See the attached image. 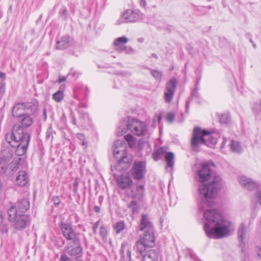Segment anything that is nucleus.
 <instances>
[{"mask_svg": "<svg viewBox=\"0 0 261 261\" xmlns=\"http://www.w3.org/2000/svg\"><path fill=\"white\" fill-rule=\"evenodd\" d=\"M221 187V178L216 176L208 184L199 186L200 201L199 209L205 211L204 217L206 220L204 229L206 236L210 238L220 239L226 237L234 231V226L229 220L224 218L216 209L207 210L215 204V199Z\"/></svg>", "mask_w": 261, "mask_h": 261, "instance_id": "nucleus-1", "label": "nucleus"}, {"mask_svg": "<svg viewBox=\"0 0 261 261\" xmlns=\"http://www.w3.org/2000/svg\"><path fill=\"white\" fill-rule=\"evenodd\" d=\"M21 125L15 124L11 132L6 135L7 142L12 147L16 148L15 154L17 156L23 155L27 151L30 141V135L24 133L23 127L30 126L33 122L31 115L27 113L18 119Z\"/></svg>", "mask_w": 261, "mask_h": 261, "instance_id": "nucleus-2", "label": "nucleus"}, {"mask_svg": "<svg viewBox=\"0 0 261 261\" xmlns=\"http://www.w3.org/2000/svg\"><path fill=\"white\" fill-rule=\"evenodd\" d=\"M139 230L144 231V234L136 242L135 247L140 254H143L145 250L152 249L155 245L154 229L147 215L145 214L142 215Z\"/></svg>", "mask_w": 261, "mask_h": 261, "instance_id": "nucleus-3", "label": "nucleus"}, {"mask_svg": "<svg viewBox=\"0 0 261 261\" xmlns=\"http://www.w3.org/2000/svg\"><path fill=\"white\" fill-rule=\"evenodd\" d=\"M217 142V138L212 136L208 132L196 127L193 130L191 146L192 150L197 151L202 144L212 147Z\"/></svg>", "mask_w": 261, "mask_h": 261, "instance_id": "nucleus-4", "label": "nucleus"}, {"mask_svg": "<svg viewBox=\"0 0 261 261\" xmlns=\"http://www.w3.org/2000/svg\"><path fill=\"white\" fill-rule=\"evenodd\" d=\"M128 130L137 136H141L146 134L147 127L145 123L137 119L123 120L121 122L116 133L118 136H121Z\"/></svg>", "mask_w": 261, "mask_h": 261, "instance_id": "nucleus-5", "label": "nucleus"}, {"mask_svg": "<svg viewBox=\"0 0 261 261\" xmlns=\"http://www.w3.org/2000/svg\"><path fill=\"white\" fill-rule=\"evenodd\" d=\"M114 157L118 159L119 165L123 169H126L130 163V160L127 158L126 145L123 140L116 141L113 145Z\"/></svg>", "mask_w": 261, "mask_h": 261, "instance_id": "nucleus-6", "label": "nucleus"}, {"mask_svg": "<svg viewBox=\"0 0 261 261\" xmlns=\"http://www.w3.org/2000/svg\"><path fill=\"white\" fill-rule=\"evenodd\" d=\"M13 153L8 149L3 150L0 154V174L10 175L17 170V164L10 161Z\"/></svg>", "mask_w": 261, "mask_h": 261, "instance_id": "nucleus-7", "label": "nucleus"}, {"mask_svg": "<svg viewBox=\"0 0 261 261\" xmlns=\"http://www.w3.org/2000/svg\"><path fill=\"white\" fill-rule=\"evenodd\" d=\"M61 230L63 236L68 241V243L78 244L80 241L79 234L75 232L71 224L61 223Z\"/></svg>", "mask_w": 261, "mask_h": 261, "instance_id": "nucleus-8", "label": "nucleus"}, {"mask_svg": "<svg viewBox=\"0 0 261 261\" xmlns=\"http://www.w3.org/2000/svg\"><path fill=\"white\" fill-rule=\"evenodd\" d=\"M143 15L142 13L133 11L127 10L122 14L121 18L119 20L118 23H125L129 22H135L140 19H142Z\"/></svg>", "mask_w": 261, "mask_h": 261, "instance_id": "nucleus-9", "label": "nucleus"}, {"mask_svg": "<svg viewBox=\"0 0 261 261\" xmlns=\"http://www.w3.org/2000/svg\"><path fill=\"white\" fill-rule=\"evenodd\" d=\"M32 107L34 108L35 106L31 103H18L13 107L12 110V115L13 117L19 119L27 113V110Z\"/></svg>", "mask_w": 261, "mask_h": 261, "instance_id": "nucleus-10", "label": "nucleus"}, {"mask_svg": "<svg viewBox=\"0 0 261 261\" xmlns=\"http://www.w3.org/2000/svg\"><path fill=\"white\" fill-rule=\"evenodd\" d=\"M146 164L144 162H135L132 167V174L135 179L140 180L142 179L146 173Z\"/></svg>", "mask_w": 261, "mask_h": 261, "instance_id": "nucleus-11", "label": "nucleus"}, {"mask_svg": "<svg viewBox=\"0 0 261 261\" xmlns=\"http://www.w3.org/2000/svg\"><path fill=\"white\" fill-rule=\"evenodd\" d=\"M177 82L174 77H172L166 85V90L164 94V98L166 102L169 103L173 99Z\"/></svg>", "mask_w": 261, "mask_h": 261, "instance_id": "nucleus-12", "label": "nucleus"}, {"mask_svg": "<svg viewBox=\"0 0 261 261\" xmlns=\"http://www.w3.org/2000/svg\"><path fill=\"white\" fill-rule=\"evenodd\" d=\"M238 181L240 185L247 190H255L259 187L257 182L245 176H240L238 178Z\"/></svg>", "mask_w": 261, "mask_h": 261, "instance_id": "nucleus-13", "label": "nucleus"}, {"mask_svg": "<svg viewBox=\"0 0 261 261\" xmlns=\"http://www.w3.org/2000/svg\"><path fill=\"white\" fill-rule=\"evenodd\" d=\"M82 248L80 241L78 244L68 243L66 246V253L70 256L77 258L82 256Z\"/></svg>", "mask_w": 261, "mask_h": 261, "instance_id": "nucleus-14", "label": "nucleus"}, {"mask_svg": "<svg viewBox=\"0 0 261 261\" xmlns=\"http://www.w3.org/2000/svg\"><path fill=\"white\" fill-rule=\"evenodd\" d=\"M211 177V171L209 165L207 164H203L201 169L198 171L196 179L199 182H202L206 181Z\"/></svg>", "mask_w": 261, "mask_h": 261, "instance_id": "nucleus-15", "label": "nucleus"}, {"mask_svg": "<svg viewBox=\"0 0 261 261\" xmlns=\"http://www.w3.org/2000/svg\"><path fill=\"white\" fill-rule=\"evenodd\" d=\"M140 254L142 256V261H158L159 252L157 249H149Z\"/></svg>", "mask_w": 261, "mask_h": 261, "instance_id": "nucleus-16", "label": "nucleus"}, {"mask_svg": "<svg viewBox=\"0 0 261 261\" xmlns=\"http://www.w3.org/2000/svg\"><path fill=\"white\" fill-rule=\"evenodd\" d=\"M14 224L16 229H22L26 227L30 222L29 217L25 215L20 214L16 218Z\"/></svg>", "mask_w": 261, "mask_h": 261, "instance_id": "nucleus-17", "label": "nucleus"}, {"mask_svg": "<svg viewBox=\"0 0 261 261\" xmlns=\"http://www.w3.org/2000/svg\"><path fill=\"white\" fill-rule=\"evenodd\" d=\"M117 182L122 189H125L133 184V180L127 175H121L117 178Z\"/></svg>", "mask_w": 261, "mask_h": 261, "instance_id": "nucleus-18", "label": "nucleus"}, {"mask_svg": "<svg viewBox=\"0 0 261 261\" xmlns=\"http://www.w3.org/2000/svg\"><path fill=\"white\" fill-rule=\"evenodd\" d=\"M131 245L128 242H123L121 244V257L128 261L131 260Z\"/></svg>", "mask_w": 261, "mask_h": 261, "instance_id": "nucleus-19", "label": "nucleus"}, {"mask_svg": "<svg viewBox=\"0 0 261 261\" xmlns=\"http://www.w3.org/2000/svg\"><path fill=\"white\" fill-rule=\"evenodd\" d=\"M128 42V39L125 37H121L116 39L113 43L115 49L120 52L124 51L126 49V46L124 44Z\"/></svg>", "mask_w": 261, "mask_h": 261, "instance_id": "nucleus-20", "label": "nucleus"}, {"mask_svg": "<svg viewBox=\"0 0 261 261\" xmlns=\"http://www.w3.org/2000/svg\"><path fill=\"white\" fill-rule=\"evenodd\" d=\"M16 183L17 185L24 187L28 183V177L25 171H22L18 173L16 178Z\"/></svg>", "mask_w": 261, "mask_h": 261, "instance_id": "nucleus-21", "label": "nucleus"}, {"mask_svg": "<svg viewBox=\"0 0 261 261\" xmlns=\"http://www.w3.org/2000/svg\"><path fill=\"white\" fill-rule=\"evenodd\" d=\"M144 186L139 185L137 186L135 190H132L131 196L133 199L140 201L144 196Z\"/></svg>", "mask_w": 261, "mask_h": 261, "instance_id": "nucleus-22", "label": "nucleus"}, {"mask_svg": "<svg viewBox=\"0 0 261 261\" xmlns=\"http://www.w3.org/2000/svg\"><path fill=\"white\" fill-rule=\"evenodd\" d=\"M70 39L68 36H63L61 40L57 41L56 48L58 49H64L70 45Z\"/></svg>", "mask_w": 261, "mask_h": 261, "instance_id": "nucleus-23", "label": "nucleus"}, {"mask_svg": "<svg viewBox=\"0 0 261 261\" xmlns=\"http://www.w3.org/2000/svg\"><path fill=\"white\" fill-rule=\"evenodd\" d=\"M29 201L26 198L22 199L21 200H20L17 204L18 211L20 213L25 212L28 209H29Z\"/></svg>", "mask_w": 261, "mask_h": 261, "instance_id": "nucleus-24", "label": "nucleus"}, {"mask_svg": "<svg viewBox=\"0 0 261 261\" xmlns=\"http://www.w3.org/2000/svg\"><path fill=\"white\" fill-rule=\"evenodd\" d=\"M238 238L240 241L244 243V240L247 236V230L244 223H242L238 229Z\"/></svg>", "mask_w": 261, "mask_h": 261, "instance_id": "nucleus-25", "label": "nucleus"}, {"mask_svg": "<svg viewBox=\"0 0 261 261\" xmlns=\"http://www.w3.org/2000/svg\"><path fill=\"white\" fill-rule=\"evenodd\" d=\"M19 212L17 210L15 206L12 205L8 210L9 219L11 221H14L19 215Z\"/></svg>", "mask_w": 261, "mask_h": 261, "instance_id": "nucleus-26", "label": "nucleus"}, {"mask_svg": "<svg viewBox=\"0 0 261 261\" xmlns=\"http://www.w3.org/2000/svg\"><path fill=\"white\" fill-rule=\"evenodd\" d=\"M165 158L167 163V167L172 168L174 164V154L171 152H167L165 154Z\"/></svg>", "mask_w": 261, "mask_h": 261, "instance_id": "nucleus-27", "label": "nucleus"}, {"mask_svg": "<svg viewBox=\"0 0 261 261\" xmlns=\"http://www.w3.org/2000/svg\"><path fill=\"white\" fill-rule=\"evenodd\" d=\"M230 148L231 150L235 153H240L242 151V147L240 143L236 141L231 140L230 144Z\"/></svg>", "mask_w": 261, "mask_h": 261, "instance_id": "nucleus-28", "label": "nucleus"}, {"mask_svg": "<svg viewBox=\"0 0 261 261\" xmlns=\"http://www.w3.org/2000/svg\"><path fill=\"white\" fill-rule=\"evenodd\" d=\"M124 138L130 148H133L136 146V140L132 135H126L124 136Z\"/></svg>", "mask_w": 261, "mask_h": 261, "instance_id": "nucleus-29", "label": "nucleus"}, {"mask_svg": "<svg viewBox=\"0 0 261 261\" xmlns=\"http://www.w3.org/2000/svg\"><path fill=\"white\" fill-rule=\"evenodd\" d=\"M64 94L63 91L59 90L55 93L53 95V98L56 102H60L63 98Z\"/></svg>", "mask_w": 261, "mask_h": 261, "instance_id": "nucleus-30", "label": "nucleus"}, {"mask_svg": "<svg viewBox=\"0 0 261 261\" xmlns=\"http://www.w3.org/2000/svg\"><path fill=\"white\" fill-rule=\"evenodd\" d=\"M220 122L223 124H226L230 120V116L228 114H222L219 117Z\"/></svg>", "mask_w": 261, "mask_h": 261, "instance_id": "nucleus-31", "label": "nucleus"}, {"mask_svg": "<svg viewBox=\"0 0 261 261\" xmlns=\"http://www.w3.org/2000/svg\"><path fill=\"white\" fill-rule=\"evenodd\" d=\"M253 111L255 115H261V100L255 103Z\"/></svg>", "mask_w": 261, "mask_h": 261, "instance_id": "nucleus-32", "label": "nucleus"}, {"mask_svg": "<svg viewBox=\"0 0 261 261\" xmlns=\"http://www.w3.org/2000/svg\"><path fill=\"white\" fill-rule=\"evenodd\" d=\"M139 201L137 199H134V200H132L129 205V207L132 210L134 213H137L138 212L139 207L138 202Z\"/></svg>", "mask_w": 261, "mask_h": 261, "instance_id": "nucleus-33", "label": "nucleus"}, {"mask_svg": "<svg viewBox=\"0 0 261 261\" xmlns=\"http://www.w3.org/2000/svg\"><path fill=\"white\" fill-rule=\"evenodd\" d=\"M125 225L123 221H120L117 222L114 228L116 230L117 233H120L122 230H123L124 228Z\"/></svg>", "mask_w": 261, "mask_h": 261, "instance_id": "nucleus-34", "label": "nucleus"}, {"mask_svg": "<svg viewBox=\"0 0 261 261\" xmlns=\"http://www.w3.org/2000/svg\"><path fill=\"white\" fill-rule=\"evenodd\" d=\"M100 235L102 237L103 241L107 242V230L103 227H101L100 229Z\"/></svg>", "mask_w": 261, "mask_h": 261, "instance_id": "nucleus-35", "label": "nucleus"}, {"mask_svg": "<svg viewBox=\"0 0 261 261\" xmlns=\"http://www.w3.org/2000/svg\"><path fill=\"white\" fill-rule=\"evenodd\" d=\"M152 75L158 80H160L162 76V73L161 71L156 70H152L151 71Z\"/></svg>", "mask_w": 261, "mask_h": 261, "instance_id": "nucleus-36", "label": "nucleus"}, {"mask_svg": "<svg viewBox=\"0 0 261 261\" xmlns=\"http://www.w3.org/2000/svg\"><path fill=\"white\" fill-rule=\"evenodd\" d=\"M175 119L174 114L172 112H169L167 114L166 120L169 123H172L174 122Z\"/></svg>", "mask_w": 261, "mask_h": 261, "instance_id": "nucleus-37", "label": "nucleus"}, {"mask_svg": "<svg viewBox=\"0 0 261 261\" xmlns=\"http://www.w3.org/2000/svg\"><path fill=\"white\" fill-rule=\"evenodd\" d=\"M76 137L80 140L82 141V144L83 146H87V142L85 141V136L82 133H78L76 134Z\"/></svg>", "mask_w": 261, "mask_h": 261, "instance_id": "nucleus-38", "label": "nucleus"}, {"mask_svg": "<svg viewBox=\"0 0 261 261\" xmlns=\"http://www.w3.org/2000/svg\"><path fill=\"white\" fill-rule=\"evenodd\" d=\"M53 129L51 127H49L47 129V130L46 133V138L47 139H49L51 138V140L53 139Z\"/></svg>", "mask_w": 261, "mask_h": 261, "instance_id": "nucleus-39", "label": "nucleus"}, {"mask_svg": "<svg viewBox=\"0 0 261 261\" xmlns=\"http://www.w3.org/2000/svg\"><path fill=\"white\" fill-rule=\"evenodd\" d=\"M60 259L61 261H70V258L66 254L62 255Z\"/></svg>", "mask_w": 261, "mask_h": 261, "instance_id": "nucleus-40", "label": "nucleus"}, {"mask_svg": "<svg viewBox=\"0 0 261 261\" xmlns=\"http://www.w3.org/2000/svg\"><path fill=\"white\" fill-rule=\"evenodd\" d=\"M256 196L257 198V202L261 205V191L256 193Z\"/></svg>", "mask_w": 261, "mask_h": 261, "instance_id": "nucleus-41", "label": "nucleus"}, {"mask_svg": "<svg viewBox=\"0 0 261 261\" xmlns=\"http://www.w3.org/2000/svg\"><path fill=\"white\" fill-rule=\"evenodd\" d=\"M99 226V221H97L93 225V230L94 232L95 233L96 230Z\"/></svg>", "mask_w": 261, "mask_h": 261, "instance_id": "nucleus-42", "label": "nucleus"}, {"mask_svg": "<svg viewBox=\"0 0 261 261\" xmlns=\"http://www.w3.org/2000/svg\"><path fill=\"white\" fill-rule=\"evenodd\" d=\"M54 203L56 205H58L60 203V199L58 197H55L53 198Z\"/></svg>", "mask_w": 261, "mask_h": 261, "instance_id": "nucleus-43", "label": "nucleus"}, {"mask_svg": "<svg viewBox=\"0 0 261 261\" xmlns=\"http://www.w3.org/2000/svg\"><path fill=\"white\" fill-rule=\"evenodd\" d=\"M161 119H162V117H161V115H156L155 116V117H154V121L156 120L158 122L160 123V122L161 121Z\"/></svg>", "mask_w": 261, "mask_h": 261, "instance_id": "nucleus-44", "label": "nucleus"}, {"mask_svg": "<svg viewBox=\"0 0 261 261\" xmlns=\"http://www.w3.org/2000/svg\"><path fill=\"white\" fill-rule=\"evenodd\" d=\"M140 5L141 6H142L143 7H145L146 5L145 0H140Z\"/></svg>", "mask_w": 261, "mask_h": 261, "instance_id": "nucleus-45", "label": "nucleus"}, {"mask_svg": "<svg viewBox=\"0 0 261 261\" xmlns=\"http://www.w3.org/2000/svg\"><path fill=\"white\" fill-rule=\"evenodd\" d=\"M0 79H2L3 80H5L6 74L4 72H0Z\"/></svg>", "mask_w": 261, "mask_h": 261, "instance_id": "nucleus-46", "label": "nucleus"}, {"mask_svg": "<svg viewBox=\"0 0 261 261\" xmlns=\"http://www.w3.org/2000/svg\"><path fill=\"white\" fill-rule=\"evenodd\" d=\"M257 256L261 258V249L258 248L257 250Z\"/></svg>", "mask_w": 261, "mask_h": 261, "instance_id": "nucleus-47", "label": "nucleus"}, {"mask_svg": "<svg viewBox=\"0 0 261 261\" xmlns=\"http://www.w3.org/2000/svg\"><path fill=\"white\" fill-rule=\"evenodd\" d=\"M94 210L95 212L98 213L100 211V207L98 206H95L94 207Z\"/></svg>", "mask_w": 261, "mask_h": 261, "instance_id": "nucleus-48", "label": "nucleus"}, {"mask_svg": "<svg viewBox=\"0 0 261 261\" xmlns=\"http://www.w3.org/2000/svg\"><path fill=\"white\" fill-rule=\"evenodd\" d=\"M65 80H66V78L65 77H63L60 78V79H59L58 82L59 83H61L65 81Z\"/></svg>", "mask_w": 261, "mask_h": 261, "instance_id": "nucleus-49", "label": "nucleus"}, {"mask_svg": "<svg viewBox=\"0 0 261 261\" xmlns=\"http://www.w3.org/2000/svg\"><path fill=\"white\" fill-rule=\"evenodd\" d=\"M152 56L155 59H158V56L155 54H152Z\"/></svg>", "mask_w": 261, "mask_h": 261, "instance_id": "nucleus-50", "label": "nucleus"}, {"mask_svg": "<svg viewBox=\"0 0 261 261\" xmlns=\"http://www.w3.org/2000/svg\"><path fill=\"white\" fill-rule=\"evenodd\" d=\"M3 89H4L3 86L0 87V92H1L2 91V90H3Z\"/></svg>", "mask_w": 261, "mask_h": 261, "instance_id": "nucleus-51", "label": "nucleus"}, {"mask_svg": "<svg viewBox=\"0 0 261 261\" xmlns=\"http://www.w3.org/2000/svg\"><path fill=\"white\" fill-rule=\"evenodd\" d=\"M161 150H162V149H159V150H158L157 153H160L161 152Z\"/></svg>", "mask_w": 261, "mask_h": 261, "instance_id": "nucleus-52", "label": "nucleus"}, {"mask_svg": "<svg viewBox=\"0 0 261 261\" xmlns=\"http://www.w3.org/2000/svg\"><path fill=\"white\" fill-rule=\"evenodd\" d=\"M44 115L45 117H46V110L44 111Z\"/></svg>", "mask_w": 261, "mask_h": 261, "instance_id": "nucleus-53", "label": "nucleus"}, {"mask_svg": "<svg viewBox=\"0 0 261 261\" xmlns=\"http://www.w3.org/2000/svg\"><path fill=\"white\" fill-rule=\"evenodd\" d=\"M75 261H82V260H80V259H77Z\"/></svg>", "mask_w": 261, "mask_h": 261, "instance_id": "nucleus-54", "label": "nucleus"}, {"mask_svg": "<svg viewBox=\"0 0 261 261\" xmlns=\"http://www.w3.org/2000/svg\"><path fill=\"white\" fill-rule=\"evenodd\" d=\"M253 46H254V47H255V45L253 44Z\"/></svg>", "mask_w": 261, "mask_h": 261, "instance_id": "nucleus-55", "label": "nucleus"}]
</instances>
